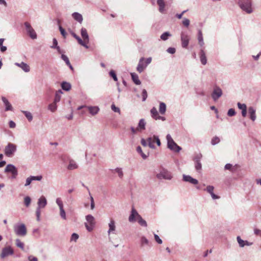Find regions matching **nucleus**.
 I'll return each instance as SVG.
<instances>
[{"instance_id":"10","label":"nucleus","mask_w":261,"mask_h":261,"mask_svg":"<svg viewBox=\"0 0 261 261\" xmlns=\"http://www.w3.org/2000/svg\"><path fill=\"white\" fill-rule=\"evenodd\" d=\"M86 220L89 224L85 223V226L89 231H92L93 227L95 224L94 218L92 215H88L86 216Z\"/></svg>"},{"instance_id":"24","label":"nucleus","mask_w":261,"mask_h":261,"mask_svg":"<svg viewBox=\"0 0 261 261\" xmlns=\"http://www.w3.org/2000/svg\"><path fill=\"white\" fill-rule=\"evenodd\" d=\"M131 76L133 82L136 85H139L141 84V82L139 81L138 75L136 73L134 72L131 73Z\"/></svg>"},{"instance_id":"62","label":"nucleus","mask_w":261,"mask_h":261,"mask_svg":"<svg viewBox=\"0 0 261 261\" xmlns=\"http://www.w3.org/2000/svg\"><path fill=\"white\" fill-rule=\"evenodd\" d=\"M78 238H79V236L77 233H73L71 236V240L76 241V240L78 239Z\"/></svg>"},{"instance_id":"13","label":"nucleus","mask_w":261,"mask_h":261,"mask_svg":"<svg viewBox=\"0 0 261 261\" xmlns=\"http://www.w3.org/2000/svg\"><path fill=\"white\" fill-rule=\"evenodd\" d=\"M157 178L159 179H167L168 180H170V179H171L172 176L168 171L165 170H163L160 173L157 174Z\"/></svg>"},{"instance_id":"56","label":"nucleus","mask_w":261,"mask_h":261,"mask_svg":"<svg viewBox=\"0 0 261 261\" xmlns=\"http://www.w3.org/2000/svg\"><path fill=\"white\" fill-rule=\"evenodd\" d=\"M59 30L61 33V34L62 35V36L66 37V33L65 30L62 28L61 26L59 27Z\"/></svg>"},{"instance_id":"6","label":"nucleus","mask_w":261,"mask_h":261,"mask_svg":"<svg viewBox=\"0 0 261 261\" xmlns=\"http://www.w3.org/2000/svg\"><path fill=\"white\" fill-rule=\"evenodd\" d=\"M81 35L83 37V44L84 46L86 48H88V44L89 42V38L87 33V31L85 28H82L81 30Z\"/></svg>"},{"instance_id":"21","label":"nucleus","mask_w":261,"mask_h":261,"mask_svg":"<svg viewBox=\"0 0 261 261\" xmlns=\"http://www.w3.org/2000/svg\"><path fill=\"white\" fill-rule=\"evenodd\" d=\"M2 101L4 102L5 106V110L6 111H12L13 110V107L11 103L9 102L8 100L5 97H2Z\"/></svg>"},{"instance_id":"3","label":"nucleus","mask_w":261,"mask_h":261,"mask_svg":"<svg viewBox=\"0 0 261 261\" xmlns=\"http://www.w3.org/2000/svg\"><path fill=\"white\" fill-rule=\"evenodd\" d=\"M16 150V145L12 143H8L5 147V154L8 157H11Z\"/></svg>"},{"instance_id":"36","label":"nucleus","mask_w":261,"mask_h":261,"mask_svg":"<svg viewBox=\"0 0 261 261\" xmlns=\"http://www.w3.org/2000/svg\"><path fill=\"white\" fill-rule=\"evenodd\" d=\"M62 89L64 90H69L71 89V85L70 84L66 82H63L61 84Z\"/></svg>"},{"instance_id":"17","label":"nucleus","mask_w":261,"mask_h":261,"mask_svg":"<svg viewBox=\"0 0 261 261\" xmlns=\"http://www.w3.org/2000/svg\"><path fill=\"white\" fill-rule=\"evenodd\" d=\"M140 216L138 212L134 209V208H132L131 214L129 216V221L130 222H135L137 221V219L138 218V216Z\"/></svg>"},{"instance_id":"12","label":"nucleus","mask_w":261,"mask_h":261,"mask_svg":"<svg viewBox=\"0 0 261 261\" xmlns=\"http://www.w3.org/2000/svg\"><path fill=\"white\" fill-rule=\"evenodd\" d=\"M13 253L14 251L10 246L6 247L2 250L1 254V258H4L6 256L13 254Z\"/></svg>"},{"instance_id":"45","label":"nucleus","mask_w":261,"mask_h":261,"mask_svg":"<svg viewBox=\"0 0 261 261\" xmlns=\"http://www.w3.org/2000/svg\"><path fill=\"white\" fill-rule=\"evenodd\" d=\"M220 142V139L217 137H215L212 138V140H211V143L213 145H215L217 143H219Z\"/></svg>"},{"instance_id":"15","label":"nucleus","mask_w":261,"mask_h":261,"mask_svg":"<svg viewBox=\"0 0 261 261\" xmlns=\"http://www.w3.org/2000/svg\"><path fill=\"white\" fill-rule=\"evenodd\" d=\"M144 58H141L140 61H139V64H138V67H137V71L139 73H142L147 66L144 63Z\"/></svg>"},{"instance_id":"35","label":"nucleus","mask_w":261,"mask_h":261,"mask_svg":"<svg viewBox=\"0 0 261 261\" xmlns=\"http://www.w3.org/2000/svg\"><path fill=\"white\" fill-rule=\"evenodd\" d=\"M198 39L199 45L201 46H203L204 44V42H203V40L202 32L201 31H199Z\"/></svg>"},{"instance_id":"42","label":"nucleus","mask_w":261,"mask_h":261,"mask_svg":"<svg viewBox=\"0 0 261 261\" xmlns=\"http://www.w3.org/2000/svg\"><path fill=\"white\" fill-rule=\"evenodd\" d=\"M16 244L18 247L21 248V249H23V243L21 242L20 240L17 239L16 240Z\"/></svg>"},{"instance_id":"34","label":"nucleus","mask_w":261,"mask_h":261,"mask_svg":"<svg viewBox=\"0 0 261 261\" xmlns=\"http://www.w3.org/2000/svg\"><path fill=\"white\" fill-rule=\"evenodd\" d=\"M166 110V105L163 102H161L160 105L159 111L161 114H164Z\"/></svg>"},{"instance_id":"61","label":"nucleus","mask_w":261,"mask_h":261,"mask_svg":"<svg viewBox=\"0 0 261 261\" xmlns=\"http://www.w3.org/2000/svg\"><path fill=\"white\" fill-rule=\"evenodd\" d=\"M167 51L169 54H174L176 52V49L174 48L169 47L167 49Z\"/></svg>"},{"instance_id":"14","label":"nucleus","mask_w":261,"mask_h":261,"mask_svg":"<svg viewBox=\"0 0 261 261\" xmlns=\"http://www.w3.org/2000/svg\"><path fill=\"white\" fill-rule=\"evenodd\" d=\"M222 90L219 87H216L212 92V98L214 100H217L222 95Z\"/></svg>"},{"instance_id":"32","label":"nucleus","mask_w":261,"mask_h":261,"mask_svg":"<svg viewBox=\"0 0 261 261\" xmlns=\"http://www.w3.org/2000/svg\"><path fill=\"white\" fill-rule=\"evenodd\" d=\"M137 221H138V223L142 226L146 227L147 226V222L142 218L141 215L137 219Z\"/></svg>"},{"instance_id":"50","label":"nucleus","mask_w":261,"mask_h":261,"mask_svg":"<svg viewBox=\"0 0 261 261\" xmlns=\"http://www.w3.org/2000/svg\"><path fill=\"white\" fill-rule=\"evenodd\" d=\"M237 240L241 247H243L244 246V241L241 239L240 237L238 236L237 237Z\"/></svg>"},{"instance_id":"59","label":"nucleus","mask_w":261,"mask_h":261,"mask_svg":"<svg viewBox=\"0 0 261 261\" xmlns=\"http://www.w3.org/2000/svg\"><path fill=\"white\" fill-rule=\"evenodd\" d=\"M32 181H33L32 178L31 177L28 178V179H27V181H25V184L24 186H28L30 185L31 184Z\"/></svg>"},{"instance_id":"63","label":"nucleus","mask_w":261,"mask_h":261,"mask_svg":"<svg viewBox=\"0 0 261 261\" xmlns=\"http://www.w3.org/2000/svg\"><path fill=\"white\" fill-rule=\"evenodd\" d=\"M29 261H38L37 258L33 255L29 256Z\"/></svg>"},{"instance_id":"19","label":"nucleus","mask_w":261,"mask_h":261,"mask_svg":"<svg viewBox=\"0 0 261 261\" xmlns=\"http://www.w3.org/2000/svg\"><path fill=\"white\" fill-rule=\"evenodd\" d=\"M214 187H213L212 186H207L206 189L207 192L208 193L211 195V197H212V198L215 199L220 198L219 196L215 195L214 193Z\"/></svg>"},{"instance_id":"38","label":"nucleus","mask_w":261,"mask_h":261,"mask_svg":"<svg viewBox=\"0 0 261 261\" xmlns=\"http://www.w3.org/2000/svg\"><path fill=\"white\" fill-rule=\"evenodd\" d=\"M23 113L24 114L25 116L27 117L29 121H31L32 120L33 116L32 114L30 112L23 111Z\"/></svg>"},{"instance_id":"41","label":"nucleus","mask_w":261,"mask_h":261,"mask_svg":"<svg viewBox=\"0 0 261 261\" xmlns=\"http://www.w3.org/2000/svg\"><path fill=\"white\" fill-rule=\"evenodd\" d=\"M171 34L168 32H165L161 36V38L163 40H166Z\"/></svg>"},{"instance_id":"43","label":"nucleus","mask_w":261,"mask_h":261,"mask_svg":"<svg viewBox=\"0 0 261 261\" xmlns=\"http://www.w3.org/2000/svg\"><path fill=\"white\" fill-rule=\"evenodd\" d=\"M236 111L233 108H230L228 110L227 112V115L228 116H233L235 115Z\"/></svg>"},{"instance_id":"2","label":"nucleus","mask_w":261,"mask_h":261,"mask_svg":"<svg viewBox=\"0 0 261 261\" xmlns=\"http://www.w3.org/2000/svg\"><path fill=\"white\" fill-rule=\"evenodd\" d=\"M166 139L167 140L168 147L169 149L177 152L181 150V147L174 142L170 135H167Z\"/></svg>"},{"instance_id":"4","label":"nucleus","mask_w":261,"mask_h":261,"mask_svg":"<svg viewBox=\"0 0 261 261\" xmlns=\"http://www.w3.org/2000/svg\"><path fill=\"white\" fill-rule=\"evenodd\" d=\"M14 231L16 233V235L18 236H24L27 234V229L23 224L15 226L14 227Z\"/></svg>"},{"instance_id":"5","label":"nucleus","mask_w":261,"mask_h":261,"mask_svg":"<svg viewBox=\"0 0 261 261\" xmlns=\"http://www.w3.org/2000/svg\"><path fill=\"white\" fill-rule=\"evenodd\" d=\"M5 172L6 173H11L12 178L15 179L16 178L18 171L17 168L12 164H8L5 169Z\"/></svg>"},{"instance_id":"27","label":"nucleus","mask_w":261,"mask_h":261,"mask_svg":"<svg viewBox=\"0 0 261 261\" xmlns=\"http://www.w3.org/2000/svg\"><path fill=\"white\" fill-rule=\"evenodd\" d=\"M157 4H158L160 9L159 10L161 13H163L165 8V2L164 0H157Z\"/></svg>"},{"instance_id":"11","label":"nucleus","mask_w":261,"mask_h":261,"mask_svg":"<svg viewBox=\"0 0 261 261\" xmlns=\"http://www.w3.org/2000/svg\"><path fill=\"white\" fill-rule=\"evenodd\" d=\"M151 116L152 118L155 120H162V121L165 120V118L159 115L158 110L155 107H153L150 110Z\"/></svg>"},{"instance_id":"30","label":"nucleus","mask_w":261,"mask_h":261,"mask_svg":"<svg viewBox=\"0 0 261 261\" xmlns=\"http://www.w3.org/2000/svg\"><path fill=\"white\" fill-rule=\"evenodd\" d=\"M200 61L203 65H205L206 63V58L205 53L203 50L200 51Z\"/></svg>"},{"instance_id":"49","label":"nucleus","mask_w":261,"mask_h":261,"mask_svg":"<svg viewBox=\"0 0 261 261\" xmlns=\"http://www.w3.org/2000/svg\"><path fill=\"white\" fill-rule=\"evenodd\" d=\"M110 75L113 77V80L115 81H117V78L116 76V74L114 70H111L110 71Z\"/></svg>"},{"instance_id":"33","label":"nucleus","mask_w":261,"mask_h":261,"mask_svg":"<svg viewBox=\"0 0 261 261\" xmlns=\"http://www.w3.org/2000/svg\"><path fill=\"white\" fill-rule=\"evenodd\" d=\"M109 230L108 231L109 233H110L115 230V222L113 219L111 220L109 224Z\"/></svg>"},{"instance_id":"60","label":"nucleus","mask_w":261,"mask_h":261,"mask_svg":"<svg viewBox=\"0 0 261 261\" xmlns=\"http://www.w3.org/2000/svg\"><path fill=\"white\" fill-rule=\"evenodd\" d=\"M31 178H32V180H37V181H40L42 178L41 176H31Z\"/></svg>"},{"instance_id":"28","label":"nucleus","mask_w":261,"mask_h":261,"mask_svg":"<svg viewBox=\"0 0 261 261\" xmlns=\"http://www.w3.org/2000/svg\"><path fill=\"white\" fill-rule=\"evenodd\" d=\"M61 58L64 61L66 64L69 66V67H70V68L72 70H73V68H72V66H71L70 63V61H69V60L68 58V57L65 55H63L62 54L61 55Z\"/></svg>"},{"instance_id":"31","label":"nucleus","mask_w":261,"mask_h":261,"mask_svg":"<svg viewBox=\"0 0 261 261\" xmlns=\"http://www.w3.org/2000/svg\"><path fill=\"white\" fill-rule=\"evenodd\" d=\"M78 166L76 164V163L74 161H69V164L68 166V169L69 170H73L75 169H76L77 168Z\"/></svg>"},{"instance_id":"9","label":"nucleus","mask_w":261,"mask_h":261,"mask_svg":"<svg viewBox=\"0 0 261 261\" xmlns=\"http://www.w3.org/2000/svg\"><path fill=\"white\" fill-rule=\"evenodd\" d=\"M145 125L146 122L145 121V120L143 119H142L140 120V122H139V125H138V127L136 128L132 127H131V130L133 134L136 133L139 131H142L145 129Z\"/></svg>"},{"instance_id":"25","label":"nucleus","mask_w":261,"mask_h":261,"mask_svg":"<svg viewBox=\"0 0 261 261\" xmlns=\"http://www.w3.org/2000/svg\"><path fill=\"white\" fill-rule=\"evenodd\" d=\"M17 65L20 67L24 72H29L30 70V66L23 62H21L20 64H17Z\"/></svg>"},{"instance_id":"22","label":"nucleus","mask_w":261,"mask_h":261,"mask_svg":"<svg viewBox=\"0 0 261 261\" xmlns=\"http://www.w3.org/2000/svg\"><path fill=\"white\" fill-rule=\"evenodd\" d=\"M248 111H249V114H250V119L254 121L256 119L255 110L253 107H250Z\"/></svg>"},{"instance_id":"53","label":"nucleus","mask_w":261,"mask_h":261,"mask_svg":"<svg viewBox=\"0 0 261 261\" xmlns=\"http://www.w3.org/2000/svg\"><path fill=\"white\" fill-rule=\"evenodd\" d=\"M60 98L61 97L59 93H56L54 102L57 103V102H59L60 100Z\"/></svg>"},{"instance_id":"64","label":"nucleus","mask_w":261,"mask_h":261,"mask_svg":"<svg viewBox=\"0 0 261 261\" xmlns=\"http://www.w3.org/2000/svg\"><path fill=\"white\" fill-rule=\"evenodd\" d=\"M254 233H255V235L261 236V230L258 229H255Z\"/></svg>"},{"instance_id":"16","label":"nucleus","mask_w":261,"mask_h":261,"mask_svg":"<svg viewBox=\"0 0 261 261\" xmlns=\"http://www.w3.org/2000/svg\"><path fill=\"white\" fill-rule=\"evenodd\" d=\"M181 40L182 47L187 48L189 41V36L188 35L182 33L181 35Z\"/></svg>"},{"instance_id":"8","label":"nucleus","mask_w":261,"mask_h":261,"mask_svg":"<svg viewBox=\"0 0 261 261\" xmlns=\"http://www.w3.org/2000/svg\"><path fill=\"white\" fill-rule=\"evenodd\" d=\"M24 26L25 27V29H27V32H28L29 35L32 39H36L37 38V35L34 30L31 27L30 23L28 22H25Z\"/></svg>"},{"instance_id":"47","label":"nucleus","mask_w":261,"mask_h":261,"mask_svg":"<svg viewBox=\"0 0 261 261\" xmlns=\"http://www.w3.org/2000/svg\"><path fill=\"white\" fill-rule=\"evenodd\" d=\"M49 109L51 111L54 112L57 109L56 103L55 102H53V103L50 104L49 106Z\"/></svg>"},{"instance_id":"40","label":"nucleus","mask_w":261,"mask_h":261,"mask_svg":"<svg viewBox=\"0 0 261 261\" xmlns=\"http://www.w3.org/2000/svg\"><path fill=\"white\" fill-rule=\"evenodd\" d=\"M31 199L30 197H25L24 198V203L25 206H29L31 203Z\"/></svg>"},{"instance_id":"52","label":"nucleus","mask_w":261,"mask_h":261,"mask_svg":"<svg viewBox=\"0 0 261 261\" xmlns=\"http://www.w3.org/2000/svg\"><path fill=\"white\" fill-rule=\"evenodd\" d=\"M115 170H116V172L118 173V176L119 177L122 178L123 174V172H122L121 169L116 168Z\"/></svg>"},{"instance_id":"58","label":"nucleus","mask_w":261,"mask_h":261,"mask_svg":"<svg viewBox=\"0 0 261 261\" xmlns=\"http://www.w3.org/2000/svg\"><path fill=\"white\" fill-rule=\"evenodd\" d=\"M238 107L239 109H240L242 110H243L244 109H246V106L245 104H241L240 102H239L238 103Z\"/></svg>"},{"instance_id":"29","label":"nucleus","mask_w":261,"mask_h":261,"mask_svg":"<svg viewBox=\"0 0 261 261\" xmlns=\"http://www.w3.org/2000/svg\"><path fill=\"white\" fill-rule=\"evenodd\" d=\"M73 18L79 21V22H81L83 20V17H82V15L78 13H74L72 14Z\"/></svg>"},{"instance_id":"39","label":"nucleus","mask_w":261,"mask_h":261,"mask_svg":"<svg viewBox=\"0 0 261 261\" xmlns=\"http://www.w3.org/2000/svg\"><path fill=\"white\" fill-rule=\"evenodd\" d=\"M60 215L63 219H66V213L65 212V210L63 209V207L60 208Z\"/></svg>"},{"instance_id":"51","label":"nucleus","mask_w":261,"mask_h":261,"mask_svg":"<svg viewBox=\"0 0 261 261\" xmlns=\"http://www.w3.org/2000/svg\"><path fill=\"white\" fill-rule=\"evenodd\" d=\"M56 203L58 205L59 208L61 207H63L62 201L60 198H57L56 199Z\"/></svg>"},{"instance_id":"46","label":"nucleus","mask_w":261,"mask_h":261,"mask_svg":"<svg viewBox=\"0 0 261 261\" xmlns=\"http://www.w3.org/2000/svg\"><path fill=\"white\" fill-rule=\"evenodd\" d=\"M137 151L138 152L140 153L143 159H146L147 158V155H146L144 153L142 152V148L141 146H138L137 147Z\"/></svg>"},{"instance_id":"7","label":"nucleus","mask_w":261,"mask_h":261,"mask_svg":"<svg viewBox=\"0 0 261 261\" xmlns=\"http://www.w3.org/2000/svg\"><path fill=\"white\" fill-rule=\"evenodd\" d=\"M147 141L148 146L152 148H154V143H156L158 146H160L161 144L159 137L156 136H153L152 137L148 138L147 139Z\"/></svg>"},{"instance_id":"54","label":"nucleus","mask_w":261,"mask_h":261,"mask_svg":"<svg viewBox=\"0 0 261 261\" xmlns=\"http://www.w3.org/2000/svg\"><path fill=\"white\" fill-rule=\"evenodd\" d=\"M142 97H143V101H145L147 97V91L145 90H143L142 91Z\"/></svg>"},{"instance_id":"55","label":"nucleus","mask_w":261,"mask_h":261,"mask_svg":"<svg viewBox=\"0 0 261 261\" xmlns=\"http://www.w3.org/2000/svg\"><path fill=\"white\" fill-rule=\"evenodd\" d=\"M154 239L156 241L160 244L162 243V240L160 238L158 234L154 235Z\"/></svg>"},{"instance_id":"18","label":"nucleus","mask_w":261,"mask_h":261,"mask_svg":"<svg viewBox=\"0 0 261 261\" xmlns=\"http://www.w3.org/2000/svg\"><path fill=\"white\" fill-rule=\"evenodd\" d=\"M201 157L202 155L199 154L195 157V159H194V161L195 162V168L197 171L200 170L202 168L201 164L200 162Z\"/></svg>"},{"instance_id":"1","label":"nucleus","mask_w":261,"mask_h":261,"mask_svg":"<svg viewBox=\"0 0 261 261\" xmlns=\"http://www.w3.org/2000/svg\"><path fill=\"white\" fill-rule=\"evenodd\" d=\"M239 4L241 8L247 13L252 12L251 0H240Z\"/></svg>"},{"instance_id":"26","label":"nucleus","mask_w":261,"mask_h":261,"mask_svg":"<svg viewBox=\"0 0 261 261\" xmlns=\"http://www.w3.org/2000/svg\"><path fill=\"white\" fill-rule=\"evenodd\" d=\"M87 109L90 113L92 115L96 114L99 111V108L97 107H88Z\"/></svg>"},{"instance_id":"44","label":"nucleus","mask_w":261,"mask_h":261,"mask_svg":"<svg viewBox=\"0 0 261 261\" xmlns=\"http://www.w3.org/2000/svg\"><path fill=\"white\" fill-rule=\"evenodd\" d=\"M72 36L77 40L78 43L83 46V42L82 41V40L79 37V36L75 35L74 33L72 34Z\"/></svg>"},{"instance_id":"57","label":"nucleus","mask_w":261,"mask_h":261,"mask_svg":"<svg viewBox=\"0 0 261 261\" xmlns=\"http://www.w3.org/2000/svg\"><path fill=\"white\" fill-rule=\"evenodd\" d=\"M183 24L186 27H188L190 23V20L187 18H185L182 21Z\"/></svg>"},{"instance_id":"20","label":"nucleus","mask_w":261,"mask_h":261,"mask_svg":"<svg viewBox=\"0 0 261 261\" xmlns=\"http://www.w3.org/2000/svg\"><path fill=\"white\" fill-rule=\"evenodd\" d=\"M38 208H40L45 207L46 205V199L44 197L41 196L38 200Z\"/></svg>"},{"instance_id":"48","label":"nucleus","mask_w":261,"mask_h":261,"mask_svg":"<svg viewBox=\"0 0 261 261\" xmlns=\"http://www.w3.org/2000/svg\"><path fill=\"white\" fill-rule=\"evenodd\" d=\"M111 109L115 112H117V113H118L119 114L121 113V111H120V108H118V107H117L114 104H113L111 106Z\"/></svg>"},{"instance_id":"37","label":"nucleus","mask_w":261,"mask_h":261,"mask_svg":"<svg viewBox=\"0 0 261 261\" xmlns=\"http://www.w3.org/2000/svg\"><path fill=\"white\" fill-rule=\"evenodd\" d=\"M149 241L145 237H142L141 238V245L143 247L145 245H148Z\"/></svg>"},{"instance_id":"23","label":"nucleus","mask_w":261,"mask_h":261,"mask_svg":"<svg viewBox=\"0 0 261 261\" xmlns=\"http://www.w3.org/2000/svg\"><path fill=\"white\" fill-rule=\"evenodd\" d=\"M184 180L186 181H189L193 184H197L198 182V181L197 179H195V178H192L190 176H184Z\"/></svg>"}]
</instances>
